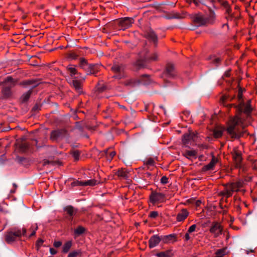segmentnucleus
Segmentation results:
<instances>
[{
	"mask_svg": "<svg viewBox=\"0 0 257 257\" xmlns=\"http://www.w3.org/2000/svg\"><path fill=\"white\" fill-rule=\"evenodd\" d=\"M238 109L240 113L230 119L226 129L227 134L233 139L243 137L246 133L245 127L249 122L252 110L250 100L247 101L245 104L240 103Z\"/></svg>",
	"mask_w": 257,
	"mask_h": 257,
	"instance_id": "1",
	"label": "nucleus"
},
{
	"mask_svg": "<svg viewBox=\"0 0 257 257\" xmlns=\"http://www.w3.org/2000/svg\"><path fill=\"white\" fill-rule=\"evenodd\" d=\"M159 55L156 53H150L148 52H143L141 54V58L136 62V65L139 68L146 67L147 63L157 61Z\"/></svg>",
	"mask_w": 257,
	"mask_h": 257,
	"instance_id": "2",
	"label": "nucleus"
},
{
	"mask_svg": "<svg viewBox=\"0 0 257 257\" xmlns=\"http://www.w3.org/2000/svg\"><path fill=\"white\" fill-rule=\"evenodd\" d=\"M243 183L242 180H239L235 182L228 183L225 185L224 190L220 192V194L228 198L232 196L233 192L238 191L242 187Z\"/></svg>",
	"mask_w": 257,
	"mask_h": 257,
	"instance_id": "3",
	"label": "nucleus"
},
{
	"mask_svg": "<svg viewBox=\"0 0 257 257\" xmlns=\"http://www.w3.org/2000/svg\"><path fill=\"white\" fill-rule=\"evenodd\" d=\"M22 235H27L26 229L23 228L22 231L20 229H13L7 232L6 235V241L11 243Z\"/></svg>",
	"mask_w": 257,
	"mask_h": 257,
	"instance_id": "4",
	"label": "nucleus"
},
{
	"mask_svg": "<svg viewBox=\"0 0 257 257\" xmlns=\"http://www.w3.org/2000/svg\"><path fill=\"white\" fill-rule=\"evenodd\" d=\"M215 19L214 14L212 13L209 17H205L203 15H196L194 18V21L198 26H203L213 22Z\"/></svg>",
	"mask_w": 257,
	"mask_h": 257,
	"instance_id": "5",
	"label": "nucleus"
},
{
	"mask_svg": "<svg viewBox=\"0 0 257 257\" xmlns=\"http://www.w3.org/2000/svg\"><path fill=\"white\" fill-rule=\"evenodd\" d=\"M16 83V81H15L12 77H7L3 82L4 88L3 90V93L6 96H9L11 93V88L14 86Z\"/></svg>",
	"mask_w": 257,
	"mask_h": 257,
	"instance_id": "6",
	"label": "nucleus"
},
{
	"mask_svg": "<svg viewBox=\"0 0 257 257\" xmlns=\"http://www.w3.org/2000/svg\"><path fill=\"white\" fill-rule=\"evenodd\" d=\"M231 153L235 167H241L242 160L241 151L238 148L235 147L233 148Z\"/></svg>",
	"mask_w": 257,
	"mask_h": 257,
	"instance_id": "7",
	"label": "nucleus"
},
{
	"mask_svg": "<svg viewBox=\"0 0 257 257\" xmlns=\"http://www.w3.org/2000/svg\"><path fill=\"white\" fill-rule=\"evenodd\" d=\"M223 227L220 223L213 222L210 228L209 231L214 237H217L222 234Z\"/></svg>",
	"mask_w": 257,
	"mask_h": 257,
	"instance_id": "8",
	"label": "nucleus"
},
{
	"mask_svg": "<svg viewBox=\"0 0 257 257\" xmlns=\"http://www.w3.org/2000/svg\"><path fill=\"white\" fill-rule=\"evenodd\" d=\"M112 71L116 74L113 76V77L117 79H121L124 77L125 74L124 71L123 66L118 64H114L111 67Z\"/></svg>",
	"mask_w": 257,
	"mask_h": 257,
	"instance_id": "9",
	"label": "nucleus"
},
{
	"mask_svg": "<svg viewBox=\"0 0 257 257\" xmlns=\"http://www.w3.org/2000/svg\"><path fill=\"white\" fill-rule=\"evenodd\" d=\"M150 200L151 203L155 204L164 202L165 196L164 194L161 193L153 192L150 196Z\"/></svg>",
	"mask_w": 257,
	"mask_h": 257,
	"instance_id": "10",
	"label": "nucleus"
},
{
	"mask_svg": "<svg viewBox=\"0 0 257 257\" xmlns=\"http://www.w3.org/2000/svg\"><path fill=\"white\" fill-rule=\"evenodd\" d=\"M134 22V20L133 18L126 17L119 21V27L120 29L124 30L131 27Z\"/></svg>",
	"mask_w": 257,
	"mask_h": 257,
	"instance_id": "11",
	"label": "nucleus"
},
{
	"mask_svg": "<svg viewBox=\"0 0 257 257\" xmlns=\"http://www.w3.org/2000/svg\"><path fill=\"white\" fill-rule=\"evenodd\" d=\"M95 184V181L93 180H90L87 181H75L71 183L72 186H93Z\"/></svg>",
	"mask_w": 257,
	"mask_h": 257,
	"instance_id": "12",
	"label": "nucleus"
},
{
	"mask_svg": "<svg viewBox=\"0 0 257 257\" xmlns=\"http://www.w3.org/2000/svg\"><path fill=\"white\" fill-rule=\"evenodd\" d=\"M189 212L186 209H182L177 214L176 216V220L178 222H181L185 220L189 215Z\"/></svg>",
	"mask_w": 257,
	"mask_h": 257,
	"instance_id": "13",
	"label": "nucleus"
},
{
	"mask_svg": "<svg viewBox=\"0 0 257 257\" xmlns=\"http://www.w3.org/2000/svg\"><path fill=\"white\" fill-rule=\"evenodd\" d=\"M161 238L157 235H154L149 239V247L153 248L157 246L160 242Z\"/></svg>",
	"mask_w": 257,
	"mask_h": 257,
	"instance_id": "14",
	"label": "nucleus"
},
{
	"mask_svg": "<svg viewBox=\"0 0 257 257\" xmlns=\"http://www.w3.org/2000/svg\"><path fill=\"white\" fill-rule=\"evenodd\" d=\"M65 134V131L63 130H56L52 132L51 134V139L54 141L62 137Z\"/></svg>",
	"mask_w": 257,
	"mask_h": 257,
	"instance_id": "15",
	"label": "nucleus"
},
{
	"mask_svg": "<svg viewBox=\"0 0 257 257\" xmlns=\"http://www.w3.org/2000/svg\"><path fill=\"white\" fill-rule=\"evenodd\" d=\"M99 67L97 64H89L86 71L88 74H95L99 71Z\"/></svg>",
	"mask_w": 257,
	"mask_h": 257,
	"instance_id": "16",
	"label": "nucleus"
},
{
	"mask_svg": "<svg viewBox=\"0 0 257 257\" xmlns=\"http://www.w3.org/2000/svg\"><path fill=\"white\" fill-rule=\"evenodd\" d=\"M215 3L219 4L222 8H223L226 13H229L230 8L228 2L226 0H214Z\"/></svg>",
	"mask_w": 257,
	"mask_h": 257,
	"instance_id": "17",
	"label": "nucleus"
},
{
	"mask_svg": "<svg viewBox=\"0 0 257 257\" xmlns=\"http://www.w3.org/2000/svg\"><path fill=\"white\" fill-rule=\"evenodd\" d=\"M165 74L170 77H174L175 75L174 66L171 63H168L166 66Z\"/></svg>",
	"mask_w": 257,
	"mask_h": 257,
	"instance_id": "18",
	"label": "nucleus"
},
{
	"mask_svg": "<svg viewBox=\"0 0 257 257\" xmlns=\"http://www.w3.org/2000/svg\"><path fill=\"white\" fill-rule=\"evenodd\" d=\"M146 37L149 40L156 44L158 41L157 36L152 30L149 31L146 34Z\"/></svg>",
	"mask_w": 257,
	"mask_h": 257,
	"instance_id": "19",
	"label": "nucleus"
},
{
	"mask_svg": "<svg viewBox=\"0 0 257 257\" xmlns=\"http://www.w3.org/2000/svg\"><path fill=\"white\" fill-rule=\"evenodd\" d=\"M116 175L118 177L123 179H126L128 178V173L124 169H119L116 173Z\"/></svg>",
	"mask_w": 257,
	"mask_h": 257,
	"instance_id": "20",
	"label": "nucleus"
},
{
	"mask_svg": "<svg viewBox=\"0 0 257 257\" xmlns=\"http://www.w3.org/2000/svg\"><path fill=\"white\" fill-rule=\"evenodd\" d=\"M84 79V78L81 77L80 80H73V85L76 90H80L81 89L82 83Z\"/></svg>",
	"mask_w": 257,
	"mask_h": 257,
	"instance_id": "21",
	"label": "nucleus"
},
{
	"mask_svg": "<svg viewBox=\"0 0 257 257\" xmlns=\"http://www.w3.org/2000/svg\"><path fill=\"white\" fill-rule=\"evenodd\" d=\"M218 162V159L215 157H213L210 162L205 166V168L206 170H210L213 169L215 165Z\"/></svg>",
	"mask_w": 257,
	"mask_h": 257,
	"instance_id": "22",
	"label": "nucleus"
},
{
	"mask_svg": "<svg viewBox=\"0 0 257 257\" xmlns=\"http://www.w3.org/2000/svg\"><path fill=\"white\" fill-rule=\"evenodd\" d=\"M224 129L222 127H216L213 131V136L215 138L221 137Z\"/></svg>",
	"mask_w": 257,
	"mask_h": 257,
	"instance_id": "23",
	"label": "nucleus"
},
{
	"mask_svg": "<svg viewBox=\"0 0 257 257\" xmlns=\"http://www.w3.org/2000/svg\"><path fill=\"white\" fill-rule=\"evenodd\" d=\"M72 245V241L71 240L68 241L64 243L62 247V252L63 253H67Z\"/></svg>",
	"mask_w": 257,
	"mask_h": 257,
	"instance_id": "24",
	"label": "nucleus"
},
{
	"mask_svg": "<svg viewBox=\"0 0 257 257\" xmlns=\"http://www.w3.org/2000/svg\"><path fill=\"white\" fill-rule=\"evenodd\" d=\"M197 152L195 150H187L184 153V156L188 158L195 157Z\"/></svg>",
	"mask_w": 257,
	"mask_h": 257,
	"instance_id": "25",
	"label": "nucleus"
},
{
	"mask_svg": "<svg viewBox=\"0 0 257 257\" xmlns=\"http://www.w3.org/2000/svg\"><path fill=\"white\" fill-rule=\"evenodd\" d=\"M64 210L71 216H73L75 214V212L73 207L71 206H68L65 208Z\"/></svg>",
	"mask_w": 257,
	"mask_h": 257,
	"instance_id": "26",
	"label": "nucleus"
},
{
	"mask_svg": "<svg viewBox=\"0 0 257 257\" xmlns=\"http://www.w3.org/2000/svg\"><path fill=\"white\" fill-rule=\"evenodd\" d=\"M67 69L70 73L71 76L72 77L73 75H75L77 72V70L74 67V66L72 65H69L67 67Z\"/></svg>",
	"mask_w": 257,
	"mask_h": 257,
	"instance_id": "27",
	"label": "nucleus"
},
{
	"mask_svg": "<svg viewBox=\"0 0 257 257\" xmlns=\"http://www.w3.org/2000/svg\"><path fill=\"white\" fill-rule=\"evenodd\" d=\"M89 64L87 62V61L83 58H81L80 61V67L84 69L85 71L87 70L88 68Z\"/></svg>",
	"mask_w": 257,
	"mask_h": 257,
	"instance_id": "28",
	"label": "nucleus"
},
{
	"mask_svg": "<svg viewBox=\"0 0 257 257\" xmlns=\"http://www.w3.org/2000/svg\"><path fill=\"white\" fill-rule=\"evenodd\" d=\"M85 231L84 227L82 226H79L74 230V233L75 235H79L83 233Z\"/></svg>",
	"mask_w": 257,
	"mask_h": 257,
	"instance_id": "29",
	"label": "nucleus"
},
{
	"mask_svg": "<svg viewBox=\"0 0 257 257\" xmlns=\"http://www.w3.org/2000/svg\"><path fill=\"white\" fill-rule=\"evenodd\" d=\"M37 228H38V227L37 226H32L30 228V229L28 230V231L30 232V234L28 235L29 237H30L31 236H34L35 233H36V230H37ZM26 234H27L26 233ZM28 234H27L26 236H27Z\"/></svg>",
	"mask_w": 257,
	"mask_h": 257,
	"instance_id": "30",
	"label": "nucleus"
},
{
	"mask_svg": "<svg viewBox=\"0 0 257 257\" xmlns=\"http://www.w3.org/2000/svg\"><path fill=\"white\" fill-rule=\"evenodd\" d=\"M225 248L218 249L216 250L215 254L217 257H223L225 254Z\"/></svg>",
	"mask_w": 257,
	"mask_h": 257,
	"instance_id": "31",
	"label": "nucleus"
},
{
	"mask_svg": "<svg viewBox=\"0 0 257 257\" xmlns=\"http://www.w3.org/2000/svg\"><path fill=\"white\" fill-rule=\"evenodd\" d=\"M191 139H192V135L191 134H186L184 135L182 141L184 144H188V141Z\"/></svg>",
	"mask_w": 257,
	"mask_h": 257,
	"instance_id": "32",
	"label": "nucleus"
},
{
	"mask_svg": "<svg viewBox=\"0 0 257 257\" xmlns=\"http://www.w3.org/2000/svg\"><path fill=\"white\" fill-rule=\"evenodd\" d=\"M31 93V91L30 90L28 91L26 93H24L22 96V100L23 102H25L27 101L30 98V95Z\"/></svg>",
	"mask_w": 257,
	"mask_h": 257,
	"instance_id": "33",
	"label": "nucleus"
},
{
	"mask_svg": "<svg viewBox=\"0 0 257 257\" xmlns=\"http://www.w3.org/2000/svg\"><path fill=\"white\" fill-rule=\"evenodd\" d=\"M157 256L158 257H171L170 252L169 251L158 253Z\"/></svg>",
	"mask_w": 257,
	"mask_h": 257,
	"instance_id": "34",
	"label": "nucleus"
},
{
	"mask_svg": "<svg viewBox=\"0 0 257 257\" xmlns=\"http://www.w3.org/2000/svg\"><path fill=\"white\" fill-rule=\"evenodd\" d=\"M72 156L75 160H78L80 156V152L78 151H74L72 153Z\"/></svg>",
	"mask_w": 257,
	"mask_h": 257,
	"instance_id": "35",
	"label": "nucleus"
},
{
	"mask_svg": "<svg viewBox=\"0 0 257 257\" xmlns=\"http://www.w3.org/2000/svg\"><path fill=\"white\" fill-rule=\"evenodd\" d=\"M159 215L158 212L157 211H151L149 214V217L151 218H156Z\"/></svg>",
	"mask_w": 257,
	"mask_h": 257,
	"instance_id": "36",
	"label": "nucleus"
},
{
	"mask_svg": "<svg viewBox=\"0 0 257 257\" xmlns=\"http://www.w3.org/2000/svg\"><path fill=\"white\" fill-rule=\"evenodd\" d=\"M135 81L132 79L126 80L124 83L125 85H133L135 84Z\"/></svg>",
	"mask_w": 257,
	"mask_h": 257,
	"instance_id": "37",
	"label": "nucleus"
},
{
	"mask_svg": "<svg viewBox=\"0 0 257 257\" xmlns=\"http://www.w3.org/2000/svg\"><path fill=\"white\" fill-rule=\"evenodd\" d=\"M115 152L114 151H112L110 152L107 155V159L109 160H111L113 157L115 155Z\"/></svg>",
	"mask_w": 257,
	"mask_h": 257,
	"instance_id": "38",
	"label": "nucleus"
},
{
	"mask_svg": "<svg viewBox=\"0 0 257 257\" xmlns=\"http://www.w3.org/2000/svg\"><path fill=\"white\" fill-rule=\"evenodd\" d=\"M196 228V225L193 224L190 227H189V228H188V229L187 230V232L188 233H191L194 232V231H195Z\"/></svg>",
	"mask_w": 257,
	"mask_h": 257,
	"instance_id": "39",
	"label": "nucleus"
},
{
	"mask_svg": "<svg viewBox=\"0 0 257 257\" xmlns=\"http://www.w3.org/2000/svg\"><path fill=\"white\" fill-rule=\"evenodd\" d=\"M79 254V252L77 251H73L70 252L68 255V257H76Z\"/></svg>",
	"mask_w": 257,
	"mask_h": 257,
	"instance_id": "40",
	"label": "nucleus"
},
{
	"mask_svg": "<svg viewBox=\"0 0 257 257\" xmlns=\"http://www.w3.org/2000/svg\"><path fill=\"white\" fill-rule=\"evenodd\" d=\"M168 182V178L165 176H163L161 179V183L163 184H166Z\"/></svg>",
	"mask_w": 257,
	"mask_h": 257,
	"instance_id": "41",
	"label": "nucleus"
},
{
	"mask_svg": "<svg viewBox=\"0 0 257 257\" xmlns=\"http://www.w3.org/2000/svg\"><path fill=\"white\" fill-rule=\"evenodd\" d=\"M154 160L152 158H149L147 160L146 164L148 165L153 166L154 165Z\"/></svg>",
	"mask_w": 257,
	"mask_h": 257,
	"instance_id": "42",
	"label": "nucleus"
},
{
	"mask_svg": "<svg viewBox=\"0 0 257 257\" xmlns=\"http://www.w3.org/2000/svg\"><path fill=\"white\" fill-rule=\"evenodd\" d=\"M53 245L55 247H59L62 245V242L60 241H54Z\"/></svg>",
	"mask_w": 257,
	"mask_h": 257,
	"instance_id": "43",
	"label": "nucleus"
},
{
	"mask_svg": "<svg viewBox=\"0 0 257 257\" xmlns=\"http://www.w3.org/2000/svg\"><path fill=\"white\" fill-rule=\"evenodd\" d=\"M237 97H238L239 100H241L242 97V92L240 89H239L238 90Z\"/></svg>",
	"mask_w": 257,
	"mask_h": 257,
	"instance_id": "44",
	"label": "nucleus"
},
{
	"mask_svg": "<svg viewBox=\"0 0 257 257\" xmlns=\"http://www.w3.org/2000/svg\"><path fill=\"white\" fill-rule=\"evenodd\" d=\"M50 252L51 254L54 255V254L57 253V251L55 249H54L53 248H50Z\"/></svg>",
	"mask_w": 257,
	"mask_h": 257,
	"instance_id": "45",
	"label": "nucleus"
},
{
	"mask_svg": "<svg viewBox=\"0 0 257 257\" xmlns=\"http://www.w3.org/2000/svg\"><path fill=\"white\" fill-rule=\"evenodd\" d=\"M201 203V201L199 200L194 201V204L196 207H199Z\"/></svg>",
	"mask_w": 257,
	"mask_h": 257,
	"instance_id": "46",
	"label": "nucleus"
},
{
	"mask_svg": "<svg viewBox=\"0 0 257 257\" xmlns=\"http://www.w3.org/2000/svg\"><path fill=\"white\" fill-rule=\"evenodd\" d=\"M189 233H188V232H187V233L185 235V239L186 240H188L190 238V235H189Z\"/></svg>",
	"mask_w": 257,
	"mask_h": 257,
	"instance_id": "47",
	"label": "nucleus"
},
{
	"mask_svg": "<svg viewBox=\"0 0 257 257\" xmlns=\"http://www.w3.org/2000/svg\"><path fill=\"white\" fill-rule=\"evenodd\" d=\"M214 63H218L220 61V59L219 58H216L214 59Z\"/></svg>",
	"mask_w": 257,
	"mask_h": 257,
	"instance_id": "48",
	"label": "nucleus"
},
{
	"mask_svg": "<svg viewBox=\"0 0 257 257\" xmlns=\"http://www.w3.org/2000/svg\"><path fill=\"white\" fill-rule=\"evenodd\" d=\"M116 104H117L118 105V106L119 107V108H122V109H125V107L123 106V105H120L118 103H116Z\"/></svg>",
	"mask_w": 257,
	"mask_h": 257,
	"instance_id": "49",
	"label": "nucleus"
},
{
	"mask_svg": "<svg viewBox=\"0 0 257 257\" xmlns=\"http://www.w3.org/2000/svg\"><path fill=\"white\" fill-rule=\"evenodd\" d=\"M171 236H172L171 235H169L166 236L165 237H166V238H168L169 237H171Z\"/></svg>",
	"mask_w": 257,
	"mask_h": 257,
	"instance_id": "50",
	"label": "nucleus"
},
{
	"mask_svg": "<svg viewBox=\"0 0 257 257\" xmlns=\"http://www.w3.org/2000/svg\"><path fill=\"white\" fill-rule=\"evenodd\" d=\"M38 242H41V243H42L43 242V241L42 240L40 239V240H39L38 241Z\"/></svg>",
	"mask_w": 257,
	"mask_h": 257,
	"instance_id": "51",
	"label": "nucleus"
},
{
	"mask_svg": "<svg viewBox=\"0 0 257 257\" xmlns=\"http://www.w3.org/2000/svg\"><path fill=\"white\" fill-rule=\"evenodd\" d=\"M234 105L233 104H230L229 106L231 107L232 106H234Z\"/></svg>",
	"mask_w": 257,
	"mask_h": 257,
	"instance_id": "52",
	"label": "nucleus"
},
{
	"mask_svg": "<svg viewBox=\"0 0 257 257\" xmlns=\"http://www.w3.org/2000/svg\"><path fill=\"white\" fill-rule=\"evenodd\" d=\"M228 73L226 74V76H228Z\"/></svg>",
	"mask_w": 257,
	"mask_h": 257,
	"instance_id": "53",
	"label": "nucleus"
},
{
	"mask_svg": "<svg viewBox=\"0 0 257 257\" xmlns=\"http://www.w3.org/2000/svg\"><path fill=\"white\" fill-rule=\"evenodd\" d=\"M228 73L226 74V76H228Z\"/></svg>",
	"mask_w": 257,
	"mask_h": 257,
	"instance_id": "54",
	"label": "nucleus"
},
{
	"mask_svg": "<svg viewBox=\"0 0 257 257\" xmlns=\"http://www.w3.org/2000/svg\"><path fill=\"white\" fill-rule=\"evenodd\" d=\"M48 257H53V256H48Z\"/></svg>",
	"mask_w": 257,
	"mask_h": 257,
	"instance_id": "55",
	"label": "nucleus"
}]
</instances>
